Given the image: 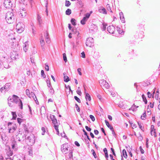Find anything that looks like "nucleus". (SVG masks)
I'll list each match as a JSON object with an SVG mask.
<instances>
[{
    "mask_svg": "<svg viewBox=\"0 0 160 160\" xmlns=\"http://www.w3.org/2000/svg\"><path fill=\"white\" fill-rule=\"evenodd\" d=\"M15 54H13L12 55H11L10 57L13 60H16L18 58V54H17L15 52Z\"/></svg>",
    "mask_w": 160,
    "mask_h": 160,
    "instance_id": "nucleus-22",
    "label": "nucleus"
},
{
    "mask_svg": "<svg viewBox=\"0 0 160 160\" xmlns=\"http://www.w3.org/2000/svg\"><path fill=\"white\" fill-rule=\"evenodd\" d=\"M123 155L124 157L125 158H126L127 157V155L126 152V151L125 149H123L122 150V151Z\"/></svg>",
    "mask_w": 160,
    "mask_h": 160,
    "instance_id": "nucleus-38",
    "label": "nucleus"
},
{
    "mask_svg": "<svg viewBox=\"0 0 160 160\" xmlns=\"http://www.w3.org/2000/svg\"><path fill=\"white\" fill-rule=\"evenodd\" d=\"M88 19L86 18L83 17L81 21V23L82 25H84L86 23V22L88 20Z\"/></svg>",
    "mask_w": 160,
    "mask_h": 160,
    "instance_id": "nucleus-26",
    "label": "nucleus"
},
{
    "mask_svg": "<svg viewBox=\"0 0 160 160\" xmlns=\"http://www.w3.org/2000/svg\"><path fill=\"white\" fill-rule=\"evenodd\" d=\"M107 30L108 32L110 33H113L115 31V27L112 26H109L107 28Z\"/></svg>",
    "mask_w": 160,
    "mask_h": 160,
    "instance_id": "nucleus-14",
    "label": "nucleus"
},
{
    "mask_svg": "<svg viewBox=\"0 0 160 160\" xmlns=\"http://www.w3.org/2000/svg\"><path fill=\"white\" fill-rule=\"evenodd\" d=\"M50 88V90H49V92H50L52 94H53L54 93V90H53V89L51 87Z\"/></svg>",
    "mask_w": 160,
    "mask_h": 160,
    "instance_id": "nucleus-45",
    "label": "nucleus"
},
{
    "mask_svg": "<svg viewBox=\"0 0 160 160\" xmlns=\"http://www.w3.org/2000/svg\"><path fill=\"white\" fill-rule=\"evenodd\" d=\"M71 22L72 24L74 26L76 25V20L74 18H72L71 20Z\"/></svg>",
    "mask_w": 160,
    "mask_h": 160,
    "instance_id": "nucleus-40",
    "label": "nucleus"
},
{
    "mask_svg": "<svg viewBox=\"0 0 160 160\" xmlns=\"http://www.w3.org/2000/svg\"><path fill=\"white\" fill-rule=\"evenodd\" d=\"M63 60L65 62H66L67 61V58L66 57V55L65 53H63Z\"/></svg>",
    "mask_w": 160,
    "mask_h": 160,
    "instance_id": "nucleus-44",
    "label": "nucleus"
},
{
    "mask_svg": "<svg viewBox=\"0 0 160 160\" xmlns=\"http://www.w3.org/2000/svg\"><path fill=\"white\" fill-rule=\"evenodd\" d=\"M69 152L68 155V158L71 159L72 158V150L69 151Z\"/></svg>",
    "mask_w": 160,
    "mask_h": 160,
    "instance_id": "nucleus-32",
    "label": "nucleus"
},
{
    "mask_svg": "<svg viewBox=\"0 0 160 160\" xmlns=\"http://www.w3.org/2000/svg\"><path fill=\"white\" fill-rule=\"evenodd\" d=\"M41 75L42 77H43V78H45L46 77V75L44 74V71L43 70H42L41 71Z\"/></svg>",
    "mask_w": 160,
    "mask_h": 160,
    "instance_id": "nucleus-49",
    "label": "nucleus"
},
{
    "mask_svg": "<svg viewBox=\"0 0 160 160\" xmlns=\"http://www.w3.org/2000/svg\"><path fill=\"white\" fill-rule=\"evenodd\" d=\"M44 1H45V2L46 3L45 7H46V9L45 12L46 13L47 16H48V0H45Z\"/></svg>",
    "mask_w": 160,
    "mask_h": 160,
    "instance_id": "nucleus-28",
    "label": "nucleus"
},
{
    "mask_svg": "<svg viewBox=\"0 0 160 160\" xmlns=\"http://www.w3.org/2000/svg\"><path fill=\"white\" fill-rule=\"evenodd\" d=\"M155 129H154V126L153 125H152L151 127V128H150V133L151 135L152 134V132L153 131H154V130Z\"/></svg>",
    "mask_w": 160,
    "mask_h": 160,
    "instance_id": "nucleus-41",
    "label": "nucleus"
},
{
    "mask_svg": "<svg viewBox=\"0 0 160 160\" xmlns=\"http://www.w3.org/2000/svg\"><path fill=\"white\" fill-rule=\"evenodd\" d=\"M77 3L79 4L80 6L82 7L83 6V4L81 0H77Z\"/></svg>",
    "mask_w": 160,
    "mask_h": 160,
    "instance_id": "nucleus-42",
    "label": "nucleus"
},
{
    "mask_svg": "<svg viewBox=\"0 0 160 160\" xmlns=\"http://www.w3.org/2000/svg\"><path fill=\"white\" fill-rule=\"evenodd\" d=\"M85 128L88 131H89V132H90V131L91 130V128H90L89 127H88V126H85Z\"/></svg>",
    "mask_w": 160,
    "mask_h": 160,
    "instance_id": "nucleus-63",
    "label": "nucleus"
},
{
    "mask_svg": "<svg viewBox=\"0 0 160 160\" xmlns=\"http://www.w3.org/2000/svg\"><path fill=\"white\" fill-rule=\"evenodd\" d=\"M23 127L24 129L26 132L28 133L29 132H31V131L29 130L30 127L28 126H27L25 125H24Z\"/></svg>",
    "mask_w": 160,
    "mask_h": 160,
    "instance_id": "nucleus-23",
    "label": "nucleus"
},
{
    "mask_svg": "<svg viewBox=\"0 0 160 160\" xmlns=\"http://www.w3.org/2000/svg\"><path fill=\"white\" fill-rule=\"evenodd\" d=\"M8 128L9 130V133H13L16 128V125L11 122L8 123Z\"/></svg>",
    "mask_w": 160,
    "mask_h": 160,
    "instance_id": "nucleus-5",
    "label": "nucleus"
},
{
    "mask_svg": "<svg viewBox=\"0 0 160 160\" xmlns=\"http://www.w3.org/2000/svg\"><path fill=\"white\" fill-rule=\"evenodd\" d=\"M85 98L87 101L88 100L90 101L91 100V98L90 95L88 93H87L85 96Z\"/></svg>",
    "mask_w": 160,
    "mask_h": 160,
    "instance_id": "nucleus-29",
    "label": "nucleus"
},
{
    "mask_svg": "<svg viewBox=\"0 0 160 160\" xmlns=\"http://www.w3.org/2000/svg\"><path fill=\"white\" fill-rule=\"evenodd\" d=\"M74 98L75 99V100L77 101L78 103H80L81 102V101L80 99L78 98L77 96H75L74 97Z\"/></svg>",
    "mask_w": 160,
    "mask_h": 160,
    "instance_id": "nucleus-50",
    "label": "nucleus"
},
{
    "mask_svg": "<svg viewBox=\"0 0 160 160\" xmlns=\"http://www.w3.org/2000/svg\"><path fill=\"white\" fill-rule=\"evenodd\" d=\"M16 139L20 142H22L26 139V136L21 133H18L16 135Z\"/></svg>",
    "mask_w": 160,
    "mask_h": 160,
    "instance_id": "nucleus-7",
    "label": "nucleus"
},
{
    "mask_svg": "<svg viewBox=\"0 0 160 160\" xmlns=\"http://www.w3.org/2000/svg\"><path fill=\"white\" fill-rule=\"evenodd\" d=\"M152 134L151 135L152 136H154V137H156V129L154 130V131L152 132Z\"/></svg>",
    "mask_w": 160,
    "mask_h": 160,
    "instance_id": "nucleus-60",
    "label": "nucleus"
},
{
    "mask_svg": "<svg viewBox=\"0 0 160 160\" xmlns=\"http://www.w3.org/2000/svg\"><path fill=\"white\" fill-rule=\"evenodd\" d=\"M138 126H139V128L141 129V130L142 131H144V127H142V124L140 122H138Z\"/></svg>",
    "mask_w": 160,
    "mask_h": 160,
    "instance_id": "nucleus-37",
    "label": "nucleus"
},
{
    "mask_svg": "<svg viewBox=\"0 0 160 160\" xmlns=\"http://www.w3.org/2000/svg\"><path fill=\"white\" fill-rule=\"evenodd\" d=\"M13 101L14 102L16 103L18 102V105L20 107V108L21 109H22V103L18 96L15 95H13Z\"/></svg>",
    "mask_w": 160,
    "mask_h": 160,
    "instance_id": "nucleus-4",
    "label": "nucleus"
},
{
    "mask_svg": "<svg viewBox=\"0 0 160 160\" xmlns=\"http://www.w3.org/2000/svg\"><path fill=\"white\" fill-rule=\"evenodd\" d=\"M30 60H31V62L32 64H33L34 65H35V63L34 62V59L33 58H30Z\"/></svg>",
    "mask_w": 160,
    "mask_h": 160,
    "instance_id": "nucleus-64",
    "label": "nucleus"
},
{
    "mask_svg": "<svg viewBox=\"0 0 160 160\" xmlns=\"http://www.w3.org/2000/svg\"><path fill=\"white\" fill-rule=\"evenodd\" d=\"M68 147L67 144H64L61 146V150L64 153L66 154L68 151Z\"/></svg>",
    "mask_w": 160,
    "mask_h": 160,
    "instance_id": "nucleus-10",
    "label": "nucleus"
},
{
    "mask_svg": "<svg viewBox=\"0 0 160 160\" xmlns=\"http://www.w3.org/2000/svg\"><path fill=\"white\" fill-rule=\"evenodd\" d=\"M3 4L4 7L6 8H10L12 5L10 0H5Z\"/></svg>",
    "mask_w": 160,
    "mask_h": 160,
    "instance_id": "nucleus-9",
    "label": "nucleus"
},
{
    "mask_svg": "<svg viewBox=\"0 0 160 160\" xmlns=\"http://www.w3.org/2000/svg\"><path fill=\"white\" fill-rule=\"evenodd\" d=\"M32 97L34 100L35 101L36 103L37 104V102L38 103V101L37 99L36 98V96H35V95L34 92H31L30 93V98Z\"/></svg>",
    "mask_w": 160,
    "mask_h": 160,
    "instance_id": "nucleus-19",
    "label": "nucleus"
},
{
    "mask_svg": "<svg viewBox=\"0 0 160 160\" xmlns=\"http://www.w3.org/2000/svg\"><path fill=\"white\" fill-rule=\"evenodd\" d=\"M12 119H15L17 117L16 112H12Z\"/></svg>",
    "mask_w": 160,
    "mask_h": 160,
    "instance_id": "nucleus-36",
    "label": "nucleus"
},
{
    "mask_svg": "<svg viewBox=\"0 0 160 160\" xmlns=\"http://www.w3.org/2000/svg\"><path fill=\"white\" fill-rule=\"evenodd\" d=\"M27 14L26 10L24 8H23L20 10L19 14L20 17L24 18L26 17Z\"/></svg>",
    "mask_w": 160,
    "mask_h": 160,
    "instance_id": "nucleus-12",
    "label": "nucleus"
},
{
    "mask_svg": "<svg viewBox=\"0 0 160 160\" xmlns=\"http://www.w3.org/2000/svg\"><path fill=\"white\" fill-rule=\"evenodd\" d=\"M27 142L28 144L32 145L35 142V137L33 134H31L26 138Z\"/></svg>",
    "mask_w": 160,
    "mask_h": 160,
    "instance_id": "nucleus-2",
    "label": "nucleus"
},
{
    "mask_svg": "<svg viewBox=\"0 0 160 160\" xmlns=\"http://www.w3.org/2000/svg\"><path fill=\"white\" fill-rule=\"evenodd\" d=\"M15 17L13 13L12 12H8L5 15L6 21L8 23H12L14 21Z\"/></svg>",
    "mask_w": 160,
    "mask_h": 160,
    "instance_id": "nucleus-1",
    "label": "nucleus"
},
{
    "mask_svg": "<svg viewBox=\"0 0 160 160\" xmlns=\"http://www.w3.org/2000/svg\"><path fill=\"white\" fill-rule=\"evenodd\" d=\"M72 32H73V33H74V34H77H77H78H78H79V33L78 32L76 29H72Z\"/></svg>",
    "mask_w": 160,
    "mask_h": 160,
    "instance_id": "nucleus-57",
    "label": "nucleus"
},
{
    "mask_svg": "<svg viewBox=\"0 0 160 160\" xmlns=\"http://www.w3.org/2000/svg\"><path fill=\"white\" fill-rule=\"evenodd\" d=\"M117 31L119 34H123L124 33V32L118 27H117Z\"/></svg>",
    "mask_w": 160,
    "mask_h": 160,
    "instance_id": "nucleus-30",
    "label": "nucleus"
},
{
    "mask_svg": "<svg viewBox=\"0 0 160 160\" xmlns=\"http://www.w3.org/2000/svg\"><path fill=\"white\" fill-rule=\"evenodd\" d=\"M46 82L47 84V86L48 87H50L51 86V83L50 81L48 80H47Z\"/></svg>",
    "mask_w": 160,
    "mask_h": 160,
    "instance_id": "nucleus-56",
    "label": "nucleus"
},
{
    "mask_svg": "<svg viewBox=\"0 0 160 160\" xmlns=\"http://www.w3.org/2000/svg\"><path fill=\"white\" fill-rule=\"evenodd\" d=\"M90 16V13H87L86 14H85V17H84L86 18H87L88 19V18H89Z\"/></svg>",
    "mask_w": 160,
    "mask_h": 160,
    "instance_id": "nucleus-51",
    "label": "nucleus"
},
{
    "mask_svg": "<svg viewBox=\"0 0 160 160\" xmlns=\"http://www.w3.org/2000/svg\"><path fill=\"white\" fill-rule=\"evenodd\" d=\"M103 151L105 154V157L107 158V159H108V151L107 148H104Z\"/></svg>",
    "mask_w": 160,
    "mask_h": 160,
    "instance_id": "nucleus-27",
    "label": "nucleus"
},
{
    "mask_svg": "<svg viewBox=\"0 0 160 160\" xmlns=\"http://www.w3.org/2000/svg\"><path fill=\"white\" fill-rule=\"evenodd\" d=\"M119 15L120 19L122 22L123 23H124L125 22V20L123 13L122 12H120L119 13Z\"/></svg>",
    "mask_w": 160,
    "mask_h": 160,
    "instance_id": "nucleus-20",
    "label": "nucleus"
},
{
    "mask_svg": "<svg viewBox=\"0 0 160 160\" xmlns=\"http://www.w3.org/2000/svg\"><path fill=\"white\" fill-rule=\"evenodd\" d=\"M89 29L90 31L92 32H96L98 29V27L96 25L92 24L90 26Z\"/></svg>",
    "mask_w": 160,
    "mask_h": 160,
    "instance_id": "nucleus-13",
    "label": "nucleus"
},
{
    "mask_svg": "<svg viewBox=\"0 0 160 160\" xmlns=\"http://www.w3.org/2000/svg\"><path fill=\"white\" fill-rule=\"evenodd\" d=\"M37 19L39 25H41L42 23V20L41 19V17L38 14L37 15Z\"/></svg>",
    "mask_w": 160,
    "mask_h": 160,
    "instance_id": "nucleus-25",
    "label": "nucleus"
},
{
    "mask_svg": "<svg viewBox=\"0 0 160 160\" xmlns=\"http://www.w3.org/2000/svg\"><path fill=\"white\" fill-rule=\"evenodd\" d=\"M71 4V3L69 1H67V0H66L65 1V4L66 6L69 7L70 5Z\"/></svg>",
    "mask_w": 160,
    "mask_h": 160,
    "instance_id": "nucleus-43",
    "label": "nucleus"
},
{
    "mask_svg": "<svg viewBox=\"0 0 160 160\" xmlns=\"http://www.w3.org/2000/svg\"><path fill=\"white\" fill-rule=\"evenodd\" d=\"M18 122L20 124L22 121V119L20 118H18L17 119Z\"/></svg>",
    "mask_w": 160,
    "mask_h": 160,
    "instance_id": "nucleus-55",
    "label": "nucleus"
},
{
    "mask_svg": "<svg viewBox=\"0 0 160 160\" xmlns=\"http://www.w3.org/2000/svg\"><path fill=\"white\" fill-rule=\"evenodd\" d=\"M40 43L41 44V47L42 48L43 50L44 51L45 50V48H44V46L45 44V42L42 37H41L40 41Z\"/></svg>",
    "mask_w": 160,
    "mask_h": 160,
    "instance_id": "nucleus-21",
    "label": "nucleus"
},
{
    "mask_svg": "<svg viewBox=\"0 0 160 160\" xmlns=\"http://www.w3.org/2000/svg\"><path fill=\"white\" fill-rule=\"evenodd\" d=\"M99 12L103 14H107V11L106 9L102 7H101L99 8Z\"/></svg>",
    "mask_w": 160,
    "mask_h": 160,
    "instance_id": "nucleus-18",
    "label": "nucleus"
},
{
    "mask_svg": "<svg viewBox=\"0 0 160 160\" xmlns=\"http://www.w3.org/2000/svg\"><path fill=\"white\" fill-rule=\"evenodd\" d=\"M103 26L102 28V31H105L106 29V26L107 25V24L103 23Z\"/></svg>",
    "mask_w": 160,
    "mask_h": 160,
    "instance_id": "nucleus-47",
    "label": "nucleus"
},
{
    "mask_svg": "<svg viewBox=\"0 0 160 160\" xmlns=\"http://www.w3.org/2000/svg\"><path fill=\"white\" fill-rule=\"evenodd\" d=\"M90 118L92 120V121H94L95 120V118L94 116H93L92 115H90L89 116Z\"/></svg>",
    "mask_w": 160,
    "mask_h": 160,
    "instance_id": "nucleus-54",
    "label": "nucleus"
},
{
    "mask_svg": "<svg viewBox=\"0 0 160 160\" xmlns=\"http://www.w3.org/2000/svg\"><path fill=\"white\" fill-rule=\"evenodd\" d=\"M154 93H155V91L153 92L152 94L149 92H148L147 94L148 95V98H150L152 96V97H153Z\"/></svg>",
    "mask_w": 160,
    "mask_h": 160,
    "instance_id": "nucleus-34",
    "label": "nucleus"
},
{
    "mask_svg": "<svg viewBox=\"0 0 160 160\" xmlns=\"http://www.w3.org/2000/svg\"><path fill=\"white\" fill-rule=\"evenodd\" d=\"M94 41L93 38L89 37L86 40V44L87 46L92 47L94 45Z\"/></svg>",
    "mask_w": 160,
    "mask_h": 160,
    "instance_id": "nucleus-6",
    "label": "nucleus"
},
{
    "mask_svg": "<svg viewBox=\"0 0 160 160\" xmlns=\"http://www.w3.org/2000/svg\"><path fill=\"white\" fill-rule=\"evenodd\" d=\"M27 95L30 98V93L29 89H27L26 91Z\"/></svg>",
    "mask_w": 160,
    "mask_h": 160,
    "instance_id": "nucleus-48",
    "label": "nucleus"
},
{
    "mask_svg": "<svg viewBox=\"0 0 160 160\" xmlns=\"http://www.w3.org/2000/svg\"><path fill=\"white\" fill-rule=\"evenodd\" d=\"M8 104L9 106L12 107V105L11 102H13V95L12 96H10L8 98Z\"/></svg>",
    "mask_w": 160,
    "mask_h": 160,
    "instance_id": "nucleus-17",
    "label": "nucleus"
},
{
    "mask_svg": "<svg viewBox=\"0 0 160 160\" xmlns=\"http://www.w3.org/2000/svg\"><path fill=\"white\" fill-rule=\"evenodd\" d=\"M105 122L107 126L110 129L112 130L113 129V127L112 126L110 125L108 121L107 120H105Z\"/></svg>",
    "mask_w": 160,
    "mask_h": 160,
    "instance_id": "nucleus-24",
    "label": "nucleus"
},
{
    "mask_svg": "<svg viewBox=\"0 0 160 160\" xmlns=\"http://www.w3.org/2000/svg\"><path fill=\"white\" fill-rule=\"evenodd\" d=\"M11 84L10 83H7L3 87L1 88V91L2 92L4 90L5 91H8L10 88Z\"/></svg>",
    "mask_w": 160,
    "mask_h": 160,
    "instance_id": "nucleus-11",
    "label": "nucleus"
},
{
    "mask_svg": "<svg viewBox=\"0 0 160 160\" xmlns=\"http://www.w3.org/2000/svg\"><path fill=\"white\" fill-rule=\"evenodd\" d=\"M54 125V127L55 129L56 130V131H58V125L57 124H55Z\"/></svg>",
    "mask_w": 160,
    "mask_h": 160,
    "instance_id": "nucleus-58",
    "label": "nucleus"
},
{
    "mask_svg": "<svg viewBox=\"0 0 160 160\" xmlns=\"http://www.w3.org/2000/svg\"><path fill=\"white\" fill-rule=\"evenodd\" d=\"M91 152H92V154H93V156L95 158H97V157H96V153L95 152L94 150L93 149H92L91 150Z\"/></svg>",
    "mask_w": 160,
    "mask_h": 160,
    "instance_id": "nucleus-52",
    "label": "nucleus"
},
{
    "mask_svg": "<svg viewBox=\"0 0 160 160\" xmlns=\"http://www.w3.org/2000/svg\"><path fill=\"white\" fill-rule=\"evenodd\" d=\"M42 130V135H44L45 133V129L44 128L42 127L41 128Z\"/></svg>",
    "mask_w": 160,
    "mask_h": 160,
    "instance_id": "nucleus-53",
    "label": "nucleus"
},
{
    "mask_svg": "<svg viewBox=\"0 0 160 160\" xmlns=\"http://www.w3.org/2000/svg\"><path fill=\"white\" fill-rule=\"evenodd\" d=\"M142 96L143 101L144 102L145 104H146L147 103V100L145 96L143 94L142 95Z\"/></svg>",
    "mask_w": 160,
    "mask_h": 160,
    "instance_id": "nucleus-33",
    "label": "nucleus"
},
{
    "mask_svg": "<svg viewBox=\"0 0 160 160\" xmlns=\"http://www.w3.org/2000/svg\"><path fill=\"white\" fill-rule=\"evenodd\" d=\"M97 97H98V98L100 100V101H102V96H101L98 94H97Z\"/></svg>",
    "mask_w": 160,
    "mask_h": 160,
    "instance_id": "nucleus-62",
    "label": "nucleus"
},
{
    "mask_svg": "<svg viewBox=\"0 0 160 160\" xmlns=\"http://www.w3.org/2000/svg\"><path fill=\"white\" fill-rule=\"evenodd\" d=\"M11 146L12 148L15 151L17 150L18 148V145L16 141H13L11 143Z\"/></svg>",
    "mask_w": 160,
    "mask_h": 160,
    "instance_id": "nucleus-15",
    "label": "nucleus"
},
{
    "mask_svg": "<svg viewBox=\"0 0 160 160\" xmlns=\"http://www.w3.org/2000/svg\"><path fill=\"white\" fill-rule=\"evenodd\" d=\"M99 83L101 86H103L106 88H108L110 86L109 84L104 80H101L99 81Z\"/></svg>",
    "mask_w": 160,
    "mask_h": 160,
    "instance_id": "nucleus-8",
    "label": "nucleus"
},
{
    "mask_svg": "<svg viewBox=\"0 0 160 160\" xmlns=\"http://www.w3.org/2000/svg\"><path fill=\"white\" fill-rule=\"evenodd\" d=\"M77 71H78V74L80 75H81L82 74V73L81 72V68H79L78 69Z\"/></svg>",
    "mask_w": 160,
    "mask_h": 160,
    "instance_id": "nucleus-61",
    "label": "nucleus"
},
{
    "mask_svg": "<svg viewBox=\"0 0 160 160\" xmlns=\"http://www.w3.org/2000/svg\"><path fill=\"white\" fill-rule=\"evenodd\" d=\"M64 81L66 82H68L69 81V79L68 77L67 76H64Z\"/></svg>",
    "mask_w": 160,
    "mask_h": 160,
    "instance_id": "nucleus-39",
    "label": "nucleus"
},
{
    "mask_svg": "<svg viewBox=\"0 0 160 160\" xmlns=\"http://www.w3.org/2000/svg\"><path fill=\"white\" fill-rule=\"evenodd\" d=\"M25 25L22 22H19L16 26V29L17 32L19 33L22 32L24 30Z\"/></svg>",
    "mask_w": 160,
    "mask_h": 160,
    "instance_id": "nucleus-3",
    "label": "nucleus"
},
{
    "mask_svg": "<svg viewBox=\"0 0 160 160\" xmlns=\"http://www.w3.org/2000/svg\"><path fill=\"white\" fill-rule=\"evenodd\" d=\"M75 107L77 109V110L78 112H79L80 111V109L79 108V107L78 105L77 104H75Z\"/></svg>",
    "mask_w": 160,
    "mask_h": 160,
    "instance_id": "nucleus-59",
    "label": "nucleus"
},
{
    "mask_svg": "<svg viewBox=\"0 0 160 160\" xmlns=\"http://www.w3.org/2000/svg\"><path fill=\"white\" fill-rule=\"evenodd\" d=\"M146 112L145 111V112L143 113V116H141V119L142 120H144V118H146Z\"/></svg>",
    "mask_w": 160,
    "mask_h": 160,
    "instance_id": "nucleus-46",
    "label": "nucleus"
},
{
    "mask_svg": "<svg viewBox=\"0 0 160 160\" xmlns=\"http://www.w3.org/2000/svg\"><path fill=\"white\" fill-rule=\"evenodd\" d=\"M7 155L8 157L11 156L13 154L12 152L9 149L6 152Z\"/></svg>",
    "mask_w": 160,
    "mask_h": 160,
    "instance_id": "nucleus-31",
    "label": "nucleus"
},
{
    "mask_svg": "<svg viewBox=\"0 0 160 160\" xmlns=\"http://www.w3.org/2000/svg\"><path fill=\"white\" fill-rule=\"evenodd\" d=\"M50 118H51L53 124H58L57 119L54 115H51Z\"/></svg>",
    "mask_w": 160,
    "mask_h": 160,
    "instance_id": "nucleus-16",
    "label": "nucleus"
},
{
    "mask_svg": "<svg viewBox=\"0 0 160 160\" xmlns=\"http://www.w3.org/2000/svg\"><path fill=\"white\" fill-rule=\"evenodd\" d=\"M71 10L70 9H68L66 11L65 13L67 15H69L71 13Z\"/></svg>",
    "mask_w": 160,
    "mask_h": 160,
    "instance_id": "nucleus-35",
    "label": "nucleus"
}]
</instances>
